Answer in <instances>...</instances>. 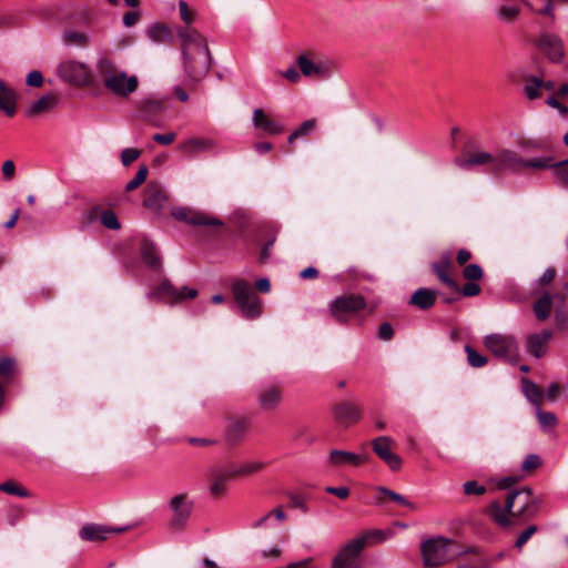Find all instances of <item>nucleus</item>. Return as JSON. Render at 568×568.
Segmentation results:
<instances>
[{"mask_svg": "<svg viewBox=\"0 0 568 568\" xmlns=\"http://www.w3.org/2000/svg\"><path fill=\"white\" fill-rule=\"evenodd\" d=\"M537 419L542 429L552 428L557 424V417L551 412H545L540 407L537 408Z\"/></svg>", "mask_w": 568, "mask_h": 568, "instance_id": "45", "label": "nucleus"}, {"mask_svg": "<svg viewBox=\"0 0 568 568\" xmlns=\"http://www.w3.org/2000/svg\"><path fill=\"white\" fill-rule=\"evenodd\" d=\"M62 41L67 45L84 48L89 44V36L85 32L67 29L62 33Z\"/></svg>", "mask_w": 568, "mask_h": 568, "instance_id": "35", "label": "nucleus"}, {"mask_svg": "<svg viewBox=\"0 0 568 568\" xmlns=\"http://www.w3.org/2000/svg\"><path fill=\"white\" fill-rule=\"evenodd\" d=\"M0 110L7 115L16 113V92L0 79Z\"/></svg>", "mask_w": 568, "mask_h": 568, "instance_id": "32", "label": "nucleus"}, {"mask_svg": "<svg viewBox=\"0 0 568 568\" xmlns=\"http://www.w3.org/2000/svg\"><path fill=\"white\" fill-rule=\"evenodd\" d=\"M0 491L18 497H29L30 493L14 480H7L0 484Z\"/></svg>", "mask_w": 568, "mask_h": 568, "instance_id": "41", "label": "nucleus"}, {"mask_svg": "<svg viewBox=\"0 0 568 568\" xmlns=\"http://www.w3.org/2000/svg\"><path fill=\"white\" fill-rule=\"evenodd\" d=\"M125 528H112L103 525L90 524L80 529V537L87 541L105 540L111 534H119L124 531Z\"/></svg>", "mask_w": 568, "mask_h": 568, "instance_id": "22", "label": "nucleus"}, {"mask_svg": "<svg viewBox=\"0 0 568 568\" xmlns=\"http://www.w3.org/2000/svg\"><path fill=\"white\" fill-rule=\"evenodd\" d=\"M538 48L552 61L560 62L564 58V43L559 36L542 32L537 42Z\"/></svg>", "mask_w": 568, "mask_h": 568, "instance_id": "17", "label": "nucleus"}, {"mask_svg": "<svg viewBox=\"0 0 568 568\" xmlns=\"http://www.w3.org/2000/svg\"><path fill=\"white\" fill-rule=\"evenodd\" d=\"M290 506L292 508H298L303 513H306L308 510L305 500L301 496H297V495H290Z\"/></svg>", "mask_w": 568, "mask_h": 568, "instance_id": "62", "label": "nucleus"}, {"mask_svg": "<svg viewBox=\"0 0 568 568\" xmlns=\"http://www.w3.org/2000/svg\"><path fill=\"white\" fill-rule=\"evenodd\" d=\"M171 215L175 220L183 221L186 224L193 225V226H206V227L223 226V222L220 219H217L209 213L197 211V210H194L191 207H185V206L173 207L171 211Z\"/></svg>", "mask_w": 568, "mask_h": 568, "instance_id": "11", "label": "nucleus"}, {"mask_svg": "<svg viewBox=\"0 0 568 568\" xmlns=\"http://www.w3.org/2000/svg\"><path fill=\"white\" fill-rule=\"evenodd\" d=\"M252 123L256 129H261L270 135H278L284 131L283 124L271 119L262 109L253 111Z\"/></svg>", "mask_w": 568, "mask_h": 568, "instance_id": "21", "label": "nucleus"}, {"mask_svg": "<svg viewBox=\"0 0 568 568\" xmlns=\"http://www.w3.org/2000/svg\"><path fill=\"white\" fill-rule=\"evenodd\" d=\"M148 172V166L142 164L135 173L134 178L126 183L125 191L131 192L142 185L146 180Z\"/></svg>", "mask_w": 568, "mask_h": 568, "instance_id": "44", "label": "nucleus"}, {"mask_svg": "<svg viewBox=\"0 0 568 568\" xmlns=\"http://www.w3.org/2000/svg\"><path fill=\"white\" fill-rule=\"evenodd\" d=\"M465 495L480 496L486 493V487L478 484L476 480H468L463 485Z\"/></svg>", "mask_w": 568, "mask_h": 568, "instance_id": "53", "label": "nucleus"}, {"mask_svg": "<svg viewBox=\"0 0 568 568\" xmlns=\"http://www.w3.org/2000/svg\"><path fill=\"white\" fill-rule=\"evenodd\" d=\"M551 169H554V176L557 183L562 186H568V169L560 162H555Z\"/></svg>", "mask_w": 568, "mask_h": 568, "instance_id": "51", "label": "nucleus"}, {"mask_svg": "<svg viewBox=\"0 0 568 568\" xmlns=\"http://www.w3.org/2000/svg\"><path fill=\"white\" fill-rule=\"evenodd\" d=\"M372 449L393 471L400 469L403 460L399 455L392 449L395 442L389 436H379L372 440Z\"/></svg>", "mask_w": 568, "mask_h": 568, "instance_id": "14", "label": "nucleus"}, {"mask_svg": "<svg viewBox=\"0 0 568 568\" xmlns=\"http://www.w3.org/2000/svg\"><path fill=\"white\" fill-rule=\"evenodd\" d=\"M520 13V9L517 6H501L497 10V17L505 23H513Z\"/></svg>", "mask_w": 568, "mask_h": 568, "instance_id": "42", "label": "nucleus"}, {"mask_svg": "<svg viewBox=\"0 0 568 568\" xmlns=\"http://www.w3.org/2000/svg\"><path fill=\"white\" fill-rule=\"evenodd\" d=\"M264 467L265 463L263 462H247L237 467L233 465V473L235 477L248 476L261 471Z\"/></svg>", "mask_w": 568, "mask_h": 568, "instance_id": "38", "label": "nucleus"}, {"mask_svg": "<svg viewBox=\"0 0 568 568\" xmlns=\"http://www.w3.org/2000/svg\"><path fill=\"white\" fill-rule=\"evenodd\" d=\"M169 506L173 513L171 526L174 529H182L191 516L193 508L192 501L189 500V496L183 493L173 496L169 501Z\"/></svg>", "mask_w": 568, "mask_h": 568, "instance_id": "15", "label": "nucleus"}, {"mask_svg": "<svg viewBox=\"0 0 568 568\" xmlns=\"http://www.w3.org/2000/svg\"><path fill=\"white\" fill-rule=\"evenodd\" d=\"M456 164L464 170H469L474 166H487V171L495 174V154L486 151L474 152L457 160Z\"/></svg>", "mask_w": 568, "mask_h": 568, "instance_id": "20", "label": "nucleus"}, {"mask_svg": "<svg viewBox=\"0 0 568 568\" xmlns=\"http://www.w3.org/2000/svg\"><path fill=\"white\" fill-rule=\"evenodd\" d=\"M542 503V498L534 495L531 488L526 486L510 490L506 496L505 504L493 500L487 506L486 514L496 525L506 529L535 518Z\"/></svg>", "mask_w": 568, "mask_h": 568, "instance_id": "1", "label": "nucleus"}, {"mask_svg": "<svg viewBox=\"0 0 568 568\" xmlns=\"http://www.w3.org/2000/svg\"><path fill=\"white\" fill-rule=\"evenodd\" d=\"M365 548V538L346 542L332 559L331 568H361L359 557Z\"/></svg>", "mask_w": 568, "mask_h": 568, "instance_id": "8", "label": "nucleus"}, {"mask_svg": "<svg viewBox=\"0 0 568 568\" xmlns=\"http://www.w3.org/2000/svg\"><path fill=\"white\" fill-rule=\"evenodd\" d=\"M1 172H2L3 179L6 181L12 180L16 175V165H14L13 161H11V160L4 161L2 164V168H1Z\"/></svg>", "mask_w": 568, "mask_h": 568, "instance_id": "59", "label": "nucleus"}, {"mask_svg": "<svg viewBox=\"0 0 568 568\" xmlns=\"http://www.w3.org/2000/svg\"><path fill=\"white\" fill-rule=\"evenodd\" d=\"M365 457L352 452L334 449L329 453L328 462L332 466L343 467L347 465L358 466L365 462Z\"/></svg>", "mask_w": 568, "mask_h": 568, "instance_id": "25", "label": "nucleus"}, {"mask_svg": "<svg viewBox=\"0 0 568 568\" xmlns=\"http://www.w3.org/2000/svg\"><path fill=\"white\" fill-rule=\"evenodd\" d=\"M179 12L181 20L184 23L190 24L194 21V12L190 9L184 0L179 1Z\"/></svg>", "mask_w": 568, "mask_h": 568, "instance_id": "56", "label": "nucleus"}, {"mask_svg": "<svg viewBox=\"0 0 568 568\" xmlns=\"http://www.w3.org/2000/svg\"><path fill=\"white\" fill-rule=\"evenodd\" d=\"M250 428V423L245 418H232L226 427V438L229 442L236 443L244 438Z\"/></svg>", "mask_w": 568, "mask_h": 568, "instance_id": "30", "label": "nucleus"}, {"mask_svg": "<svg viewBox=\"0 0 568 568\" xmlns=\"http://www.w3.org/2000/svg\"><path fill=\"white\" fill-rule=\"evenodd\" d=\"M141 254L143 261L153 270H158L161 267V258L158 254L155 245L144 240L141 245Z\"/></svg>", "mask_w": 568, "mask_h": 568, "instance_id": "33", "label": "nucleus"}, {"mask_svg": "<svg viewBox=\"0 0 568 568\" xmlns=\"http://www.w3.org/2000/svg\"><path fill=\"white\" fill-rule=\"evenodd\" d=\"M524 159L515 151L504 149L495 154V174L503 171L518 172L523 170Z\"/></svg>", "mask_w": 568, "mask_h": 568, "instance_id": "18", "label": "nucleus"}, {"mask_svg": "<svg viewBox=\"0 0 568 568\" xmlns=\"http://www.w3.org/2000/svg\"><path fill=\"white\" fill-rule=\"evenodd\" d=\"M552 307V298L549 294H544L534 305V311L538 320L545 321L549 317Z\"/></svg>", "mask_w": 568, "mask_h": 568, "instance_id": "37", "label": "nucleus"}, {"mask_svg": "<svg viewBox=\"0 0 568 568\" xmlns=\"http://www.w3.org/2000/svg\"><path fill=\"white\" fill-rule=\"evenodd\" d=\"M485 346L497 357L516 364L519 359V348L513 336L489 334L484 338Z\"/></svg>", "mask_w": 568, "mask_h": 568, "instance_id": "6", "label": "nucleus"}, {"mask_svg": "<svg viewBox=\"0 0 568 568\" xmlns=\"http://www.w3.org/2000/svg\"><path fill=\"white\" fill-rule=\"evenodd\" d=\"M541 466V459L536 454H529L521 464L524 473H531Z\"/></svg>", "mask_w": 568, "mask_h": 568, "instance_id": "52", "label": "nucleus"}, {"mask_svg": "<svg viewBox=\"0 0 568 568\" xmlns=\"http://www.w3.org/2000/svg\"><path fill=\"white\" fill-rule=\"evenodd\" d=\"M450 541L438 537L426 540L422 545L423 561L426 567H437L449 558Z\"/></svg>", "mask_w": 568, "mask_h": 568, "instance_id": "9", "label": "nucleus"}, {"mask_svg": "<svg viewBox=\"0 0 568 568\" xmlns=\"http://www.w3.org/2000/svg\"><path fill=\"white\" fill-rule=\"evenodd\" d=\"M554 165H555V161L551 156L535 158V159H530V160L524 159L523 170L524 169L545 170V169H551Z\"/></svg>", "mask_w": 568, "mask_h": 568, "instance_id": "40", "label": "nucleus"}, {"mask_svg": "<svg viewBox=\"0 0 568 568\" xmlns=\"http://www.w3.org/2000/svg\"><path fill=\"white\" fill-rule=\"evenodd\" d=\"M453 267V262L449 256H443L438 262L433 264V271L438 278L454 291H458L456 281L449 276L448 272Z\"/></svg>", "mask_w": 568, "mask_h": 568, "instance_id": "28", "label": "nucleus"}, {"mask_svg": "<svg viewBox=\"0 0 568 568\" xmlns=\"http://www.w3.org/2000/svg\"><path fill=\"white\" fill-rule=\"evenodd\" d=\"M58 75L65 82L84 87L93 83L89 65L77 60H65L58 65Z\"/></svg>", "mask_w": 568, "mask_h": 568, "instance_id": "7", "label": "nucleus"}, {"mask_svg": "<svg viewBox=\"0 0 568 568\" xmlns=\"http://www.w3.org/2000/svg\"><path fill=\"white\" fill-rule=\"evenodd\" d=\"M101 223L109 230H119L121 224L115 213L111 210L103 211L100 216Z\"/></svg>", "mask_w": 568, "mask_h": 568, "instance_id": "48", "label": "nucleus"}, {"mask_svg": "<svg viewBox=\"0 0 568 568\" xmlns=\"http://www.w3.org/2000/svg\"><path fill=\"white\" fill-rule=\"evenodd\" d=\"M378 490L382 494L388 496L392 500L398 503L399 505L408 507L409 509H413V510L416 509V506L412 501H409L405 496H403L398 493H395L386 487H379Z\"/></svg>", "mask_w": 568, "mask_h": 568, "instance_id": "47", "label": "nucleus"}, {"mask_svg": "<svg viewBox=\"0 0 568 568\" xmlns=\"http://www.w3.org/2000/svg\"><path fill=\"white\" fill-rule=\"evenodd\" d=\"M316 125L317 121L315 119L304 121L295 131L288 135L287 142L292 144L297 138L311 134L315 130Z\"/></svg>", "mask_w": 568, "mask_h": 568, "instance_id": "39", "label": "nucleus"}, {"mask_svg": "<svg viewBox=\"0 0 568 568\" xmlns=\"http://www.w3.org/2000/svg\"><path fill=\"white\" fill-rule=\"evenodd\" d=\"M390 536H392V531L390 530H379V529H377V530H368L365 534H363L362 536H359L358 538H365V546H366L368 540H371V539H374V540L379 542V541L386 540Z\"/></svg>", "mask_w": 568, "mask_h": 568, "instance_id": "50", "label": "nucleus"}, {"mask_svg": "<svg viewBox=\"0 0 568 568\" xmlns=\"http://www.w3.org/2000/svg\"><path fill=\"white\" fill-rule=\"evenodd\" d=\"M521 384H523V392H524L525 396L527 397V399L531 404L539 407L542 402V392H541L540 387L536 383H534L532 381H529L527 378H523Z\"/></svg>", "mask_w": 568, "mask_h": 568, "instance_id": "36", "label": "nucleus"}, {"mask_svg": "<svg viewBox=\"0 0 568 568\" xmlns=\"http://www.w3.org/2000/svg\"><path fill=\"white\" fill-rule=\"evenodd\" d=\"M274 243H275V237H272L264 243L263 247L261 248L260 256H258L260 263H265L268 261V258L271 257V254H272V247H273Z\"/></svg>", "mask_w": 568, "mask_h": 568, "instance_id": "58", "label": "nucleus"}, {"mask_svg": "<svg viewBox=\"0 0 568 568\" xmlns=\"http://www.w3.org/2000/svg\"><path fill=\"white\" fill-rule=\"evenodd\" d=\"M463 275L466 280L478 281L483 277V270L478 264H468L464 267Z\"/></svg>", "mask_w": 568, "mask_h": 568, "instance_id": "54", "label": "nucleus"}, {"mask_svg": "<svg viewBox=\"0 0 568 568\" xmlns=\"http://www.w3.org/2000/svg\"><path fill=\"white\" fill-rule=\"evenodd\" d=\"M366 307L364 296L359 294L343 295L328 305V312L332 317L341 324H345L349 318Z\"/></svg>", "mask_w": 568, "mask_h": 568, "instance_id": "5", "label": "nucleus"}, {"mask_svg": "<svg viewBox=\"0 0 568 568\" xmlns=\"http://www.w3.org/2000/svg\"><path fill=\"white\" fill-rule=\"evenodd\" d=\"M58 103L57 95L48 93L33 101L26 110L27 116H37L51 111Z\"/></svg>", "mask_w": 568, "mask_h": 568, "instance_id": "27", "label": "nucleus"}, {"mask_svg": "<svg viewBox=\"0 0 568 568\" xmlns=\"http://www.w3.org/2000/svg\"><path fill=\"white\" fill-rule=\"evenodd\" d=\"M42 83H43V77H42L41 72H39V71H31L27 75V84L28 85L39 88L42 85Z\"/></svg>", "mask_w": 568, "mask_h": 568, "instance_id": "60", "label": "nucleus"}, {"mask_svg": "<svg viewBox=\"0 0 568 568\" xmlns=\"http://www.w3.org/2000/svg\"><path fill=\"white\" fill-rule=\"evenodd\" d=\"M394 335V329L389 323H383L379 326L378 337L384 341H389Z\"/></svg>", "mask_w": 568, "mask_h": 568, "instance_id": "63", "label": "nucleus"}, {"mask_svg": "<svg viewBox=\"0 0 568 568\" xmlns=\"http://www.w3.org/2000/svg\"><path fill=\"white\" fill-rule=\"evenodd\" d=\"M465 352L467 355V363L475 368H480L485 366L488 362L487 357L479 354L476 349H474L471 346L466 345Z\"/></svg>", "mask_w": 568, "mask_h": 568, "instance_id": "43", "label": "nucleus"}, {"mask_svg": "<svg viewBox=\"0 0 568 568\" xmlns=\"http://www.w3.org/2000/svg\"><path fill=\"white\" fill-rule=\"evenodd\" d=\"M551 337L552 334L548 329H544L540 333L528 336L526 342L527 352L536 358L542 357L547 353V345Z\"/></svg>", "mask_w": 568, "mask_h": 568, "instance_id": "23", "label": "nucleus"}, {"mask_svg": "<svg viewBox=\"0 0 568 568\" xmlns=\"http://www.w3.org/2000/svg\"><path fill=\"white\" fill-rule=\"evenodd\" d=\"M215 143L210 139H189L179 144L178 149L187 156H195L199 153L211 151Z\"/></svg>", "mask_w": 568, "mask_h": 568, "instance_id": "26", "label": "nucleus"}, {"mask_svg": "<svg viewBox=\"0 0 568 568\" xmlns=\"http://www.w3.org/2000/svg\"><path fill=\"white\" fill-rule=\"evenodd\" d=\"M166 202L168 195L162 187L155 184L148 185L143 200V205L146 209L159 213L165 206Z\"/></svg>", "mask_w": 568, "mask_h": 568, "instance_id": "24", "label": "nucleus"}, {"mask_svg": "<svg viewBox=\"0 0 568 568\" xmlns=\"http://www.w3.org/2000/svg\"><path fill=\"white\" fill-rule=\"evenodd\" d=\"M146 36L154 43H172L174 34L171 28L164 23H154L146 29Z\"/></svg>", "mask_w": 568, "mask_h": 568, "instance_id": "29", "label": "nucleus"}, {"mask_svg": "<svg viewBox=\"0 0 568 568\" xmlns=\"http://www.w3.org/2000/svg\"><path fill=\"white\" fill-rule=\"evenodd\" d=\"M437 292L428 288H418L414 292L409 303L420 310L430 308L436 301Z\"/></svg>", "mask_w": 568, "mask_h": 568, "instance_id": "31", "label": "nucleus"}, {"mask_svg": "<svg viewBox=\"0 0 568 568\" xmlns=\"http://www.w3.org/2000/svg\"><path fill=\"white\" fill-rule=\"evenodd\" d=\"M458 568H488V562L483 556H475L467 562H460Z\"/></svg>", "mask_w": 568, "mask_h": 568, "instance_id": "57", "label": "nucleus"}, {"mask_svg": "<svg viewBox=\"0 0 568 568\" xmlns=\"http://www.w3.org/2000/svg\"><path fill=\"white\" fill-rule=\"evenodd\" d=\"M141 156V151L134 148L124 149L121 152V162L124 166L130 165Z\"/></svg>", "mask_w": 568, "mask_h": 568, "instance_id": "55", "label": "nucleus"}, {"mask_svg": "<svg viewBox=\"0 0 568 568\" xmlns=\"http://www.w3.org/2000/svg\"><path fill=\"white\" fill-rule=\"evenodd\" d=\"M523 91L528 100H536L541 97V78L528 75L525 78Z\"/></svg>", "mask_w": 568, "mask_h": 568, "instance_id": "34", "label": "nucleus"}, {"mask_svg": "<svg viewBox=\"0 0 568 568\" xmlns=\"http://www.w3.org/2000/svg\"><path fill=\"white\" fill-rule=\"evenodd\" d=\"M139 108L146 115L148 114H155V113H158L162 109V103L160 101H158V100H153V99L146 98V99H142L140 101Z\"/></svg>", "mask_w": 568, "mask_h": 568, "instance_id": "49", "label": "nucleus"}, {"mask_svg": "<svg viewBox=\"0 0 568 568\" xmlns=\"http://www.w3.org/2000/svg\"><path fill=\"white\" fill-rule=\"evenodd\" d=\"M178 34L181 39L184 71L190 80L197 82L210 72L213 64L206 40L192 28H181Z\"/></svg>", "mask_w": 568, "mask_h": 568, "instance_id": "2", "label": "nucleus"}, {"mask_svg": "<svg viewBox=\"0 0 568 568\" xmlns=\"http://www.w3.org/2000/svg\"><path fill=\"white\" fill-rule=\"evenodd\" d=\"M297 67L307 78H327L332 73L331 63L310 51L298 55Z\"/></svg>", "mask_w": 568, "mask_h": 568, "instance_id": "10", "label": "nucleus"}, {"mask_svg": "<svg viewBox=\"0 0 568 568\" xmlns=\"http://www.w3.org/2000/svg\"><path fill=\"white\" fill-rule=\"evenodd\" d=\"M325 491L332 494L341 499H346L349 496V489L347 487H332L328 486L325 488Z\"/></svg>", "mask_w": 568, "mask_h": 568, "instance_id": "61", "label": "nucleus"}, {"mask_svg": "<svg viewBox=\"0 0 568 568\" xmlns=\"http://www.w3.org/2000/svg\"><path fill=\"white\" fill-rule=\"evenodd\" d=\"M538 531V526L530 524L528 525L517 537L515 547L521 550L524 545Z\"/></svg>", "mask_w": 568, "mask_h": 568, "instance_id": "46", "label": "nucleus"}, {"mask_svg": "<svg viewBox=\"0 0 568 568\" xmlns=\"http://www.w3.org/2000/svg\"><path fill=\"white\" fill-rule=\"evenodd\" d=\"M95 77L103 87L119 98H128L136 91L139 79L136 75H129L109 58H100L95 64Z\"/></svg>", "mask_w": 568, "mask_h": 568, "instance_id": "3", "label": "nucleus"}, {"mask_svg": "<svg viewBox=\"0 0 568 568\" xmlns=\"http://www.w3.org/2000/svg\"><path fill=\"white\" fill-rule=\"evenodd\" d=\"M480 293V286L474 282H468L463 287V294L465 296H476Z\"/></svg>", "mask_w": 568, "mask_h": 568, "instance_id": "64", "label": "nucleus"}, {"mask_svg": "<svg viewBox=\"0 0 568 568\" xmlns=\"http://www.w3.org/2000/svg\"><path fill=\"white\" fill-rule=\"evenodd\" d=\"M234 298L242 312L247 318H255L262 312L261 300L253 291L251 285L243 281L236 280L232 285Z\"/></svg>", "mask_w": 568, "mask_h": 568, "instance_id": "4", "label": "nucleus"}, {"mask_svg": "<svg viewBox=\"0 0 568 568\" xmlns=\"http://www.w3.org/2000/svg\"><path fill=\"white\" fill-rule=\"evenodd\" d=\"M149 298H160L168 303L181 302L184 298H195L197 291L192 287H175L171 282L163 281L153 292L148 294Z\"/></svg>", "mask_w": 568, "mask_h": 568, "instance_id": "13", "label": "nucleus"}, {"mask_svg": "<svg viewBox=\"0 0 568 568\" xmlns=\"http://www.w3.org/2000/svg\"><path fill=\"white\" fill-rule=\"evenodd\" d=\"M234 477L233 465H214L210 467L206 473L210 494L215 498L224 496L227 491V483Z\"/></svg>", "mask_w": 568, "mask_h": 568, "instance_id": "12", "label": "nucleus"}, {"mask_svg": "<svg viewBox=\"0 0 568 568\" xmlns=\"http://www.w3.org/2000/svg\"><path fill=\"white\" fill-rule=\"evenodd\" d=\"M333 415L335 420L345 427L357 423L362 417L359 408L347 400H343L334 405Z\"/></svg>", "mask_w": 568, "mask_h": 568, "instance_id": "19", "label": "nucleus"}, {"mask_svg": "<svg viewBox=\"0 0 568 568\" xmlns=\"http://www.w3.org/2000/svg\"><path fill=\"white\" fill-rule=\"evenodd\" d=\"M283 400V388L280 385L267 384L257 393V405L263 412H273L280 407Z\"/></svg>", "mask_w": 568, "mask_h": 568, "instance_id": "16", "label": "nucleus"}]
</instances>
